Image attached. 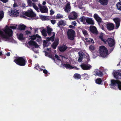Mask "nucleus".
<instances>
[{
    "label": "nucleus",
    "instance_id": "393cba45",
    "mask_svg": "<svg viewBox=\"0 0 121 121\" xmlns=\"http://www.w3.org/2000/svg\"><path fill=\"white\" fill-rule=\"evenodd\" d=\"M95 76L97 75L99 77H101L103 76L104 74L102 72L99 70L95 71Z\"/></svg>",
    "mask_w": 121,
    "mask_h": 121
},
{
    "label": "nucleus",
    "instance_id": "bf43d9fd",
    "mask_svg": "<svg viewBox=\"0 0 121 121\" xmlns=\"http://www.w3.org/2000/svg\"><path fill=\"white\" fill-rule=\"evenodd\" d=\"M22 7L24 8H25L26 7V5L24 3H22Z\"/></svg>",
    "mask_w": 121,
    "mask_h": 121
},
{
    "label": "nucleus",
    "instance_id": "774afa93",
    "mask_svg": "<svg viewBox=\"0 0 121 121\" xmlns=\"http://www.w3.org/2000/svg\"><path fill=\"white\" fill-rule=\"evenodd\" d=\"M10 52H8L6 53V55L8 56H9L10 55Z\"/></svg>",
    "mask_w": 121,
    "mask_h": 121
},
{
    "label": "nucleus",
    "instance_id": "7ed1b4c3",
    "mask_svg": "<svg viewBox=\"0 0 121 121\" xmlns=\"http://www.w3.org/2000/svg\"><path fill=\"white\" fill-rule=\"evenodd\" d=\"M99 52L101 56L103 57H106L108 55V50L105 46H101L99 47Z\"/></svg>",
    "mask_w": 121,
    "mask_h": 121
},
{
    "label": "nucleus",
    "instance_id": "cd10ccee",
    "mask_svg": "<svg viewBox=\"0 0 121 121\" xmlns=\"http://www.w3.org/2000/svg\"><path fill=\"white\" fill-rule=\"evenodd\" d=\"M81 75L78 73H75L73 77L75 79H79L81 78Z\"/></svg>",
    "mask_w": 121,
    "mask_h": 121
},
{
    "label": "nucleus",
    "instance_id": "dca6fc26",
    "mask_svg": "<svg viewBox=\"0 0 121 121\" xmlns=\"http://www.w3.org/2000/svg\"><path fill=\"white\" fill-rule=\"evenodd\" d=\"M28 43L30 46H32L35 48H38L39 47V45L37 43L33 40L30 41L28 42Z\"/></svg>",
    "mask_w": 121,
    "mask_h": 121
},
{
    "label": "nucleus",
    "instance_id": "f704fd0d",
    "mask_svg": "<svg viewBox=\"0 0 121 121\" xmlns=\"http://www.w3.org/2000/svg\"><path fill=\"white\" fill-rule=\"evenodd\" d=\"M41 32L43 36L44 37H45L47 35V31L45 29H43L41 31Z\"/></svg>",
    "mask_w": 121,
    "mask_h": 121
},
{
    "label": "nucleus",
    "instance_id": "c03bdc74",
    "mask_svg": "<svg viewBox=\"0 0 121 121\" xmlns=\"http://www.w3.org/2000/svg\"><path fill=\"white\" fill-rule=\"evenodd\" d=\"M82 30L83 34L85 36H87L88 35V33L86 30L83 29H82Z\"/></svg>",
    "mask_w": 121,
    "mask_h": 121
},
{
    "label": "nucleus",
    "instance_id": "20e7f679",
    "mask_svg": "<svg viewBox=\"0 0 121 121\" xmlns=\"http://www.w3.org/2000/svg\"><path fill=\"white\" fill-rule=\"evenodd\" d=\"M108 42V46L112 48L110 49V52H112L114 48L115 44V42L114 39L111 38H109L106 40V43Z\"/></svg>",
    "mask_w": 121,
    "mask_h": 121
},
{
    "label": "nucleus",
    "instance_id": "69168bd1",
    "mask_svg": "<svg viewBox=\"0 0 121 121\" xmlns=\"http://www.w3.org/2000/svg\"><path fill=\"white\" fill-rule=\"evenodd\" d=\"M72 24L74 26H75L76 25V23L75 21H74L73 22H72Z\"/></svg>",
    "mask_w": 121,
    "mask_h": 121
},
{
    "label": "nucleus",
    "instance_id": "09e8293b",
    "mask_svg": "<svg viewBox=\"0 0 121 121\" xmlns=\"http://www.w3.org/2000/svg\"><path fill=\"white\" fill-rule=\"evenodd\" d=\"M35 68L38 70L39 69H40L41 70H42V69H41L40 67L39 66V65L38 64H37L36 65V66H35Z\"/></svg>",
    "mask_w": 121,
    "mask_h": 121
},
{
    "label": "nucleus",
    "instance_id": "6e6d98bb",
    "mask_svg": "<svg viewBox=\"0 0 121 121\" xmlns=\"http://www.w3.org/2000/svg\"><path fill=\"white\" fill-rule=\"evenodd\" d=\"M55 57L58 60H59V57L56 54H55Z\"/></svg>",
    "mask_w": 121,
    "mask_h": 121
},
{
    "label": "nucleus",
    "instance_id": "ea45409f",
    "mask_svg": "<svg viewBox=\"0 0 121 121\" xmlns=\"http://www.w3.org/2000/svg\"><path fill=\"white\" fill-rule=\"evenodd\" d=\"M63 18V16L61 15L59 13H58L57 14L56 16H54V18L58 19L61 18Z\"/></svg>",
    "mask_w": 121,
    "mask_h": 121
},
{
    "label": "nucleus",
    "instance_id": "0e129e2a",
    "mask_svg": "<svg viewBox=\"0 0 121 121\" xmlns=\"http://www.w3.org/2000/svg\"><path fill=\"white\" fill-rule=\"evenodd\" d=\"M16 7H18V6L17 5V4L16 3H14L13 5V7L14 8H15Z\"/></svg>",
    "mask_w": 121,
    "mask_h": 121
},
{
    "label": "nucleus",
    "instance_id": "8fccbe9b",
    "mask_svg": "<svg viewBox=\"0 0 121 121\" xmlns=\"http://www.w3.org/2000/svg\"><path fill=\"white\" fill-rule=\"evenodd\" d=\"M52 35H53L52 37L50 38V41L52 42L54 40L55 34H54Z\"/></svg>",
    "mask_w": 121,
    "mask_h": 121
},
{
    "label": "nucleus",
    "instance_id": "c9c22d12",
    "mask_svg": "<svg viewBox=\"0 0 121 121\" xmlns=\"http://www.w3.org/2000/svg\"><path fill=\"white\" fill-rule=\"evenodd\" d=\"M95 82L97 84L99 85L101 84L102 82V80L100 78H98L96 80Z\"/></svg>",
    "mask_w": 121,
    "mask_h": 121
},
{
    "label": "nucleus",
    "instance_id": "423d86ee",
    "mask_svg": "<svg viewBox=\"0 0 121 121\" xmlns=\"http://www.w3.org/2000/svg\"><path fill=\"white\" fill-rule=\"evenodd\" d=\"M119 81L117 80L111 79L110 85V88L111 89L116 90L117 89V86Z\"/></svg>",
    "mask_w": 121,
    "mask_h": 121
},
{
    "label": "nucleus",
    "instance_id": "4c0bfd02",
    "mask_svg": "<svg viewBox=\"0 0 121 121\" xmlns=\"http://www.w3.org/2000/svg\"><path fill=\"white\" fill-rule=\"evenodd\" d=\"M18 39L20 40H22L24 39L23 34L22 33H20L17 36Z\"/></svg>",
    "mask_w": 121,
    "mask_h": 121
},
{
    "label": "nucleus",
    "instance_id": "f8f14e48",
    "mask_svg": "<svg viewBox=\"0 0 121 121\" xmlns=\"http://www.w3.org/2000/svg\"><path fill=\"white\" fill-rule=\"evenodd\" d=\"M114 76L116 79H121V70H119L115 72Z\"/></svg>",
    "mask_w": 121,
    "mask_h": 121
},
{
    "label": "nucleus",
    "instance_id": "f03ea898",
    "mask_svg": "<svg viewBox=\"0 0 121 121\" xmlns=\"http://www.w3.org/2000/svg\"><path fill=\"white\" fill-rule=\"evenodd\" d=\"M14 61L17 65L21 66H25L27 62L26 60L23 57H16Z\"/></svg>",
    "mask_w": 121,
    "mask_h": 121
},
{
    "label": "nucleus",
    "instance_id": "a878e982",
    "mask_svg": "<svg viewBox=\"0 0 121 121\" xmlns=\"http://www.w3.org/2000/svg\"><path fill=\"white\" fill-rule=\"evenodd\" d=\"M62 65H63V67H65L66 69H73L74 67H73L69 64H62Z\"/></svg>",
    "mask_w": 121,
    "mask_h": 121
},
{
    "label": "nucleus",
    "instance_id": "f3484780",
    "mask_svg": "<svg viewBox=\"0 0 121 121\" xmlns=\"http://www.w3.org/2000/svg\"><path fill=\"white\" fill-rule=\"evenodd\" d=\"M79 57L78 60V61L81 62L82 61L83 57H85V54L82 52H78Z\"/></svg>",
    "mask_w": 121,
    "mask_h": 121
},
{
    "label": "nucleus",
    "instance_id": "72a5a7b5",
    "mask_svg": "<svg viewBox=\"0 0 121 121\" xmlns=\"http://www.w3.org/2000/svg\"><path fill=\"white\" fill-rule=\"evenodd\" d=\"M26 27V26L22 24L18 26V29L21 30H25Z\"/></svg>",
    "mask_w": 121,
    "mask_h": 121
},
{
    "label": "nucleus",
    "instance_id": "9d476101",
    "mask_svg": "<svg viewBox=\"0 0 121 121\" xmlns=\"http://www.w3.org/2000/svg\"><path fill=\"white\" fill-rule=\"evenodd\" d=\"M39 10L42 13H48V9L46 6H41V5H39Z\"/></svg>",
    "mask_w": 121,
    "mask_h": 121
},
{
    "label": "nucleus",
    "instance_id": "bb28decb",
    "mask_svg": "<svg viewBox=\"0 0 121 121\" xmlns=\"http://www.w3.org/2000/svg\"><path fill=\"white\" fill-rule=\"evenodd\" d=\"M108 0H99V1L101 5H105L107 4Z\"/></svg>",
    "mask_w": 121,
    "mask_h": 121
},
{
    "label": "nucleus",
    "instance_id": "1a4fd4ad",
    "mask_svg": "<svg viewBox=\"0 0 121 121\" xmlns=\"http://www.w3.org/2000/svg\"><path fill=\"white\" fill-rule=\"evenodd\" d=\"M77 14L74 11L70 13L68 16V18L70 20L75 19H77Z\"/></svg>",
    "mask_w": 121,
    "mask_h": 121
},
{
    "label": "nucleus",
    "instance_id": "49530a36",
    "mask_svg": "<svg viewBox=\"0 0 121 121\" xmlns=\"http://www.w3.org/2000/svg\"><path fill=\"white\" fill-rule=\"evenodd\" d=\"M45 52L46 56H48L49 58H52V55L51 54H50L49 52H47L46 51H45Z\"/></svg>",
    "mask_w": 121,
    "mask_h": 121
},
{
    "label": "nucleus",
    "instance_id": "5701e85b",
    "mask_svg": "<svg viewBox=\"0 0 121 121\" xmlns=\"http://www.w3.org/2000/svg\"><path fill=\"white\" fill-rule=\"evenodd\" d=\"M94 17L98 22L100 23L101 22L102 20L101 18L97 14L95 13L94 14Z\"/></svg>",
    "mask_w": 121,
    "mask_h": 121
},
{
    "label": "nucleus",
    "instance_id": "c85d7f7f",
    "mask_svg": "<svg viewBox=\"0 0 121 121\" xmlns=\"http://www.w3.org/2000/svg\"><path fill=\"white\" fill-rule=\"evenodd\" d=\"M57 25L58 26L60 27V25H62L64 26H65L66 25V23L63 20H60L58 22L57 24Z\"/></svg>",
    "mask_w": 121,
    "mask_h": 121
},
{
    "label": "nucleus",
    "instance_id": "680f3d73",
    "mask_svg": "<svg viewBox=\"0 0 121 121\" xmlns=\"http://www.w3.org/2000/svg\"><path fill=\"white\" fill-rule=\"evenodd\" d=\"M43 73L45 74H47L48 73L47 70L46 69L43 70Z\"/></svg>",
    "mask_w": 121,
    "mask_h": 121
},
{
    "label": "nucleus",
    "instance_id": "13d9d810",
    "mask_svg": "<svg viewBox=\"0 0 121 121\" xmlns=\"http://www.w3.org/2000/svg\"><path fill=\"white\" fill-rule=\"evenodd\" d=\"M0 1L4 3H6L8 1V0H0Z\"/></svg>",
    "mask_w": 121,
    "mask_h": 121
},
{
    "label": "nucleus",
    "instance_id": "e433bc0d",
    "mask_svg": "<svg viewBox=\"0 0 121 121\" xmlns=\"http://www.w3.org/2000/svg\"><path fill=\"white\" fill-rule=\"evenodd\" d=\"M116 6L118 9L121 11V1L117 3Z\"/></svg>",
    "mask_w": 121,
    "mask_h": 121
},
{
    "label": "nucleus",
    "instance_id": "5fc2aeb1",
    "mask_svg": "<svg viewBox=\"0 0 121 121\" xmlns=\"http://www.w3.org/2000/svg\"><path fill=\"white\" fill-rule=\"evenodd\" d=\"M50 14L51 15H52L54 13V11L52 9H51L50 10Z\"/></svg>",
    "mask_w": 121,
    "mask_h": 121
},
{
    "label": "nucleus",
    "instance_id": "b1692460",
    "mask_svg": "<svg viewBox=\"0 0 121 121\" xmlns=\"http://www.w3.org/2000/svg\"><path fill=\"white\" fill-rule=\"evenodd\" d=\"M86 22L89 24L94 25V21L91 18H87L86 19Z\"/></svg>",
    "mask_w": 121,
    "mask_h": 121
},
{
    "label": "nucleus",
    "instance_id": "473e14b6",
    "mask_svg": "<svg viewBox=\"0 0 121 121\" xmlns=\"http://www.w3.org/2000/svg\"><path fill=\"white\" fill-rule=\"evenodd\" d=\"M81 76L83 77L84 79H88L90 77L88 74L87 73H84L82 74Z\"/></svg>",
    "mask_w": 121,
    "mask_h": 121
},
{
    "label": "nucleus",
    "instance_id": "9b49d317",
    "mask_svg": "<svg viewBox=\"0 0 121 121\" xmlns=\"http://www.w3.org/2000/svg\"><path fill=\"white\" fill-rule=\"evenodd\" d=\"M90 30L91 32L93 34L97 35L98 34V32L96 28L94 26H90Z\"/></svg>",
    "mask_w": 121,
    "mask_h": 121
},
{
    "label": "nucleus",
    "instance_id": "2f4dec72",
    "mask_svg": "<svg viewBox=\"0 0 121 121\" xmlns=\"http://www.w3.org/2000/svg\"><path fill=\"white\" fill-rule=\"evenodd\" d=\"M86 18L84 16L81 17L79 19V20L81 22H83V24H85L86 23L85 21H86Z\"/></svg>",
    "mask_w": 121,
    "mask_h": 121
},
{
    "label": "nucleus",
    "instance_id": "e2e57ef3",
    "mask_svg": "<svg viewBox=\"0 0 121 121\" xmlns=\"http://www.w3.org/2000/svg\"><path fill=\"white\" fill-rule=\"evenodd\" d=\"M26 34L27 35L29 34H30L31 32L29 31L28 30H26L25 31Z\"/></svg>",
    "mask_w": 121,
    "mask_h": 121
},
{
    "label": "nucleus",
    "instance_id": "4d7b16f0",
    "mask_svg": "<svg viewBox=\"0 0 121 121\" xmlns=\"http://www.w3.org/2000/svg\"><path fill=\"white\" fill-rule=\"evenodd\" d=\"M10 28L14 30V29H16L17 27L16 26H10Z\"/></svg>",
    "mask_w": 121,
    "mask_h": 121
},
{
    "label": "nucleus",
    "instance_id": "de8ad7c7",
    "mask_svg": "<svg viewBox=\"0 0 121 121\" xmlns=\"http://www.w3.org/2000/svg\"><path fill=\"white\" fill-rule=\"evenodd\" d=\"M117 88L120 90L121 91V82L119 81L117 86Z\"/></svg>",
    "mask_w": 121,
    "mask_h": 121
},
{
    "label": "nucleus",
    "instance_id": "603ef678",
    "mask_svg": "<svg viewBox=\"0 0 121 121\" xmlns=\"http://www.w3.org/2000/svg\"><path fill=\"white\" fill-rule=\"evenodd\" d=\"M41 17L42 19L44 20H46L47 19V17L46 16H41Z\"/></svg>",
    "mask_w": 121,
    "mask_h": 121
},
{
    "label": "nucleus",
    "instance_id": "3c124183",
    "mask_svg": "<svg viewBox=\"0 0 121 121\" xmlns=\"http://www.w3.org/2000/svg\"><path fill=\"white\" fill-rule=\"evenodd\" d=\"M89 49L91 51H93L94 50V47L93 46L91 45L90 46L89 48Z\"/></svg>",
    "mask_w": 121,
    "mask_h": 121
},
{
    "label": "nucleus",
    "instance_id": "2eb2a0df",
    "mask_svg": "<svg viewBox=\"0 0 121 121\" xmlns=\"http://www.w3.org/2000/svg\"><path fill=\"white\" fill-rule=\"evenodd\" d=\"M59 39L58 38H56L54 42L51 45V47L54 49H55L59 44Z\"/></svg>",
    "mask_w": 121,
    "mask_h": 121
},
{
    "label": "nucleus",
    "instance_id": "412c9836",
    "mask_svg": "<svg viewBox=\"0 0 121 121\" xmlns=\"http://www.w3.org/2000/svg\"><path fill=\"white\" fill-rule=\"evenodd\" d=\"M116 26V29H117L119 27L120 25V20L118 18H115L113 19Z\"/></svg>",
    "mask_w": 121,
    "mask_h": 121
},
{
    "label": "nucleus",
    "instance_id": "c756f323",
    "mask_svg": "<svg viewBox=\"0 0 121 121\" xmlns=\"http://www.w3.org/2000/svg\"><path fill=\"white\" fill-rule=\"evenodd\" d=\"M30 39L32 40H34L36 38H41V37L39 36L38 34H37L36 35H33L30 36Z\"/></svg>",
    "mask_w": 121,
    "mask_h": 121
},
{
    "label": "nucleus",
    "instance_id": "4be33fe9",
    "mask_svg": "<svg viewBox=\"0 0 121 121\" xmlns=\"http://www.w3.org/2000/svg\"><path fill=\"white\" fill-rule=\"evenodd\" d=\"M94 17L98 22L100 23L101 22L102 20L101 18L97 14L95 13L94 14Z\"/></svg>",
    "mask_w": 121,
    "mask_h": 121
},
{
    "label": "nucleus",
    "instance_id": "338daca9",
    "mask_svg": "<svg viewBox=\"0 0 121 121\" xmlns=\"http://www.w3.org/2000/svg\"><path fill=\"white\" fill-rule=\"evenodd\" d=\"M46 40L48 42H49L50 40V38L48 37L47 38V39Z\"/></svg>",
    "mask_w": 121,
    "mask_h": 121
},
{
    "label": "nucleus",
    "instance_id": "0eeeda50",
    "mask_svg": "<svg viewBox=\"0 0 121 121\" xmlns=\"http://www.w3.org/2000/svg\"><path fill=\"white\" fill-rule=\"evenodd\" d=\"M23 14L26 16L30 17H34L36 16V14L34 13L33 10L30 9L25 12H23Z\"/></svg>",
    "mask_w": 121,
    "mask_h": 121
},
{
    "label": "nucleus",
    "instance_id": "7c9ffc66",
    "mask_svg": "<svg viewBox=\"0 0 121 121\" xmlns=\"http://www.w3.org/2000/svg\"><path fill=\"white\" fill-rule=\"evenodd\" d=\"M99 37L102 41L105 43H106V40L103 39V33H101L100 34Z\"/></svg>",
    "mask_w": 121,
    "mask_h": 121
},
{
    "label": "nucleus",
    "instance_id": "864d4df0",
    "mask_svg": "<svg viewBox=\"0 0 121 121\" xmlns=\"http://www.w3.org/2000/svg\"><path fill=\"white\" fill-rule=\"evenodd\" d=\"M56 20H51V22L52 24L54 25L56 23Z\"/></svg>",
    "mask_w": 121,
    "mask_h": 121
},
{
    "label": "nucleus",
    "instance_id": "a211bd4d",
    "mask_svg": "<svg viewBox=\"0 0 121 121\" xmlns=\"http://www.w3.org/2000/svg\"><path fill=\"white\" fill-rule=\"evenodd\" d=\"M59 50L62 52H64L67 49L68 47L65 45L60 46L58 47Z\"/></svg>",
    "mask_w": 121,
    "mask_h": 121
},
{
    "label": "nucleus",
    "instance_id": "6ab92c4d",
    "mask_svg": "<svg viewBox=\"0 0 121 121\" xmlns=\"http://www.w3.org/2000/svg\"><path fill=\"white\" fill-rule=\"evenodd\" d=\"M65 11L66 12H68L70 11L71 9L70 3H68L65 7Z\"/></svg>",
    "mask_w": 121,
    "mask_h": 121
},
{
    "label": "nucleus",
    "instance_id": "39448f33",
    "mask_svg": "<svg viewBox=\"0 0 121 121\" xmlns=\"http://www.w3.org/2000/svg\"><path fill=\"white\" fill-rule=\"evenodd\" d=\"M68 38L70 40H73L75 36V32L72 29H69L67 32Z\"/></svg>",
    "mask_w": 121,
    "mask_h": 121
},
{
    "label": "nucleus",
    "instance_id": "79ce46f5",
    "mask_svg": "<svg viewBox=\"0 0 121 121\" xmlns=\"http://www.w3.org/2000/svg\"><path fill=\"white\" fill-rule=\"evenodd\" d=\"M32 6L36 10L37 12H39V8L36 6V4L35 3H32Z\"/></svg>",
    "mask_w": 121,
    "mask_h": 121
},
{
    "label": "nucleus",
    "instance_id": "6e6552de",
    "mask_svg": "<svg viewBox=\"0 0 121 121\" xmlns=\"http://www.w3.org/2000/svg\"><path fill=\"white\" fill-rule=\"evenodd\" d=\"M19 10L14 8L12 9L10 13L12 16L17 17L19 15Z\"/></svg>",
    "mask_w": 121,
    "mask_h": 121
},
{
    "label": "nucleus",
    "instance_id": "58836bf2",
    "mask_svg": "<svg viewBox=\"0 0 121 121\" xmlns=\"http://www.w3.org/2000/svg\"><path fill=\"white\" fill-rule=\"evenodd\" d=\"M4 13L2 11H0V21H2L4 17Z\"/></svg>",
    "mask_w": 121,
    "mask_h": 121
},
{
    "label": "nucleus",
    "instance_id": "a19ab883",
    "mask_svg": "<svg viewBox=\"0 0 121 121\" xmlns=\"http://www.w3.org/2000/svg\"><path fill=\"white\" fill-rule=\"evenodd\" d=\"M85 40H86V41L87 42H88L90 43H94L95 42L93 40V39L91 38H86Z\"/></svg>",
    "mask_w": 121,
    "mask_h": 121
},
{
    "label": "nucleus",
    "instance_id": "aec40b11",
    "mask_svg": "<svg viewBox=\"0 0 121 121\" xmlns=\"http://www.w3.org/2000/svg\"><path fill=\"white\" fill-rule=\"evenodd\" d=\"M107 27L108 30H112L114 29V25L112 23L108 24H107Z\"/></svg>",
    "mask_w": 121,
    "mask_h": 121
},
{
    "label": "nucleus",
    "instance_id": "052dcab7",
    "mask_svg": "<svg viewBox=\"0 0 121 121\" xmlns=\"http://www.w3.org/2000/svg\"><path fill=\"white\" fill-rule=\"evenodd\" d=\"M86 59H87V63H88V61L89 60V56H86Z\"/></svg>",
    "mask_w": 121,
    "mask_h": 121
},
{
    "label": "nucleus",
    "instance_id": "ddd939ff",
    "mask_svg": "<svg viewBox=\"0 0 121 121\" xmlns=\"http://www.w3.org/2000/svg\"><path fill=\"white\" fill-rule=\"evenodd\" d=\"M81 67L83 70H87L90 69L91 67V66L90 65L82 64L81 65Z\"/></svg>",
    "mask_w": 121,
    "mask_h": 121
},
{
    "label": "nucleus",
    "instance_id": "a18cd8bd",
    "mask_svg": "<svg viewBox=\"0 0 121 121\" xmlns=\"http://www.w3.org/2000/svg\"><path fill=\"white\" fill-rule=\"evenodd\" d=\"M28 5L26 6V7H27L28 6L31 7L32 6V2L31 0H27V1Z\"/></svg>",
    "mask_w": 121,
    "mask_h": 121
},
{
    "label": "nucleus",
    "instance_id": "f257e3e1",
    "mask_svg": "<svg viewBox=\"0 0 121 121\" xmlns=\"http://www.w3.org/2000/svg\"><path fill=\"white\" fill-rule=\"evenodd\" d=\"M3 31H3L0 30V35L2 39H5L6 40L10 41H13V39L12 37L13 35L12 30L7 26Z\"/></svg>",
    "mask_w": 121,
    "mask_h": 121
},
{
    "label": "nucleus",
    "instance_id": "37998d69",
    "mask_svg": "<svg viewBox=\"0 0 121 121\" xmlns=\"http://www.w3.org/2000/svg\"><path fill=\"white\" fill-rule=\"evenodd\" d=\"M48 43V42L46 40H44L43 45L44 48H45L46 47H47L48 46V45H47V44Z\"/></svg>",
    "mask_w": 121,
    "mask_h": 121
},
{
    "label": "nucleus",
    "instance_id": "4468645a",
    "mask_svg": "<svg viewBox=\"0 0 121 121\" xmlns=\"http://www.w3.org/2000/svg\"><path fill=\"white\" fill-rule=\"evenodd\" d=\"M53 29L51 28L49 26H48L47 27V32L49 35L51 36L52 35L55 34L53 32Z\"/></svg>",
    "mask_w": 121,
    "mask_h": 121
}]
</instances>
